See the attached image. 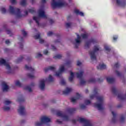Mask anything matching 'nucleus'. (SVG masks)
Masks as SVG:
<instances>
[{
    "mask_svg": "<svg viewBox=\"0 0 126 126\" xmlns=\"http://www.w3.org/2000/svg\"><path fill=\"white\" fill-rule=\"evenodd\" d=\"M38 16H34L33 17V20L35 22L37 25H40V20L41 18H44L45 19L48 18V16L45 13V11H44V7H41L38 11Z\"/></svg>",
    "mask_w": 126,
    "mask_h": 126,
    "instance_id": "nucleus-1",
    "label": "nucleus"
},
{
    "mask_svg": "<svg viewBox=\"0 0 126 126\" xmlns=\"http://www.w3.org/2000/svg\"><path fill=\"white\" fill-rule=\"evenodd\" d=\"M68 1H71V0H68ZM66 5H67V3L63 0H52L51 2V6L53 8H56V7L62 8Z\"/></svg>",
    "mask_w": 126,
    "mask_h": 126,
    "instance_id": "nucleus-2",
    "label": "nucleus"
},
{
    "mask_svg": "<svg viewBox=\"0 0 126 126\" xmlns=\"http://www.w3.org/2000/svg\"><path fill=\"white\" fill-rule=\"evenodd\" d=\"M51 118L47 116H43L40 118V121H37L35 123V126H41L43 125H47L49 123H51Z\"/></svg>",
    "mask_w": 126,
    "mask_h": 126,
    "instance_id": "nucleus-3",
    "label": "nucleus"
},
{
    "mask_svg": "<svg viewBox=\"0 0 126 126\" xmlns=\"http://www.w3.org/2000/svg\"><path fill=\"white\" fill-rule=\"evenodd\" d=\"M9 11L11 14H14L16 16V18H21L23 17L24 15L21 14L20 9L17 8H14L12 6H9Z\"/></svg>",
    "mask_w": 126,
    "mask_h": 126,
    "instance_id": "nucleus-4",
    "label": "nucleus"
},
{
    "mask_svg": "<svg viewBox=\"0 0 126 126\" xmlns=\"http://www.w3.org/2000/svg\"><path fill=\"white\" fill-rule=\"evenodd\" d=\"M65 66H67V67H70V66H72L71 61H68L64 64H62L60 65L59 67V71L56 72V76H57V77H61V75H62L63 72L64 71V67H65Z\"/></svg>",
    "mask_w": 126,
    "mask_h": 126,
    "instance_id": "nucleus-5",
    "label": "nucleus"
},
{
    "mask_svg": "<svg viewBox=\"0 0 126 126\" xmlns=\"http://www.w3.org/2000/svg\"><path fill=\"white\" fill-rule=\"evenodd\" d=\"M54 81V78L52 75H50L48 77V78H46V79H41L39 81V88L41 90H44L45 89V86L46 82H53Z\"/></svg>",
    "mask_w": 126,
    "mask_h": 126,
    "instance_id": "nucleus-6",
    "label": "nucleus"
},
{
    "mask_svg": "<svg viewBox=\"0 0 126 126\" xmlns=\"http://www.w3.org/2000/svg\"><path fill=\"white\" fill-rule=\"evenodd\" d=\"M100 50H101V48L99 47V45H95L94 48V51H89V55L92 61H96V53Z\"/></svg>",
    "mask_w": 126,
    "mask_h": 126,
    "instance_id": "nucleus-7",
    "label": "nucleus"
},
{
    "mask_svg": "<svg viewBox=\"0 0 126 126\" xmlns=\"http://www.w3.org/2000/svg\"><path fill=\"white\" fill-rule=\"evenodd\" d=\"M57 115L62 119V120H60V119L57 120L56 122L57 124H61L63 123V121H69V117L67 116V115L64 114L62 111H58L57 113Z\"/></svg>",
    "mask_w": 126,
    "mask_h": 126,
    "instance_id": "nucleus-8",
    "label": "nucleus"
},
{
    "mask_svg": "<svg viewBox=\"0 0 126 126\" xmlns=\"http://www.w3.org/2000/svg\"><path fill=\"white\" fill-rule=\"evenodd\" d=\"M0 65H4L6 67V69L7 70V72L8 73H11V68L9 65V63H7L5 60L3 59H0Z\"/></svg>",
    "mask_w": 126,
    "mask_h": 126,
    "instance_id": "nucleus-9",
    "label": "nucleus"
},
{
    "mask_svg": "<svg viewBox=\"0 0 126 126\" xmlns=\"http://www.w3.org/2000/svg\"><path fill=\"white\" fill-rule=\"evenodd\" d=\"M97 99L100 103H99V104L95 103L94 104V107H95V108H97V109H98V110H102L103 107V104H102V102H103V100H104V98L102 97H97Z\"/></svg>",
    "mask_w": 126,
    "mask_h": 126,
    "instance_id": "nucleus-10",
    "label": "nucleus"
},
{
    "mask_svg": "<svg viewBox=\"0 0 126 126\" xmlns=\"http://www.w3.org/2000/svg\"><path fill=\"white\" fill-rule=\"evenodd\" d=\"M25 68L28 70H31L32 72V74H28V76L29 78H35V75H34V72H35V69L30 66L27 65H25Z\"/></svg>",
    "mask_w": 126,
    "mask_h": 126,
    "instance_id": "nucleus-11",
    "label": "nucleus"
},
{
    "mask_svg": "<svg viewBox=\"0 0 126 126\" xmlns=\"http://www.w3.org/2000/svg\"><path fill=\"white\" fill-rule=\"evenodd\" d=\"M11 103H12V102H11L9 99H5L4 101V106L3 107L4 111H9V110H10V107L8 106H9Z\"/></svg>",
    "mask_w": 126,
    "mask_h": 126,
    "instance_id": "nucleus-12",
    "label": "nucleus"
},
{
    "mask_svg": "<svg viewBox=\"0 0 126 126\" xmlns=\"http://www.w3.org/2000/svg\"><path fill=\"white\" fill-rule=\"evenodd\" d=\"M79 122L80 124H83V126H92L91 124L89 121L85 120V119L80 117L79 118Z\"/></svg>",
    "mask_w": 126,
    "mask_h": 126,
    "instance_id": "nucleus-13",
    "label": "nucleus"
},
{
    "mask_svg": "<svg viewBox=\"0 0 126 126\" xmlns=\"http://www.w3.org/2000/svg\"><path fill=\"white\" fill-rule=\"evenodd\" d=\"M1 88L3 92H7L9 90V86L5 82H2Z\"/></svg>",
    "mask_w": 126,
    "mask_h": 126,
    "instance_id": "nucleus-14",
    "label": "nucleus"
},
{
    "mask_svg": "<svg viewBox=\"0 0 126 126\" xmlns=\"http://www.w3.org/2000/svg\"><path fill=\"white\" fill-rule=\"evenodd\" d=\"M77 38L75 39V40L72 42V44L74 45L75 48L77 49L78 47H79V34L78 33L77 34Z\"/></svg>",
    "mask_w": 126,
    "mask_h": 126,
    "instance_id": "nucleus-15",
    "label": "nucleus"
},
{
    "mask_svg": "<svg viewBox=\"0 0 126 126\" xmlns=\"http://www.w3.org/2000/svg\"><path fill=\"white\" fill-rule=\"evenodd\" d=\"M78 99H79V93H77L76 94V96H72L70 98L71 102L73 103V104H74L77 102V100H78Z\"/></svg>",
    "mask_w": 126,
    "mask_h": 126,
    "instance_id": "nucleus-16",
    "label": "nucleus"
},
{
    "mask_svg": "<svg viewBox=\"0 0 126 126\" xmlns=\"http://www.w3.org/2000/svg\"><path fill=\"white\" fill-rule=\"evenodd\" d=\"M18 112L20 115H24L26 113V110H25V107L23 105H20L18 109Z\"/></svg>",
    "mask_w": 126,
    "mask_h": 126,
    "instance_id": "nucleus-17",
    "label": "nucleus"
},
{
    "mask_svg": "<svg viewBox=\"0 0 126 126\" xmlns=\"http://www.w3.org/2000/svg\"><path fill=\"white\" fill-rule=\"evenodd\" d=\"M34 38L35 39H39L40 44H44L45 43V40L40 37V32H37V34L34 36Z\"/></svg>",
    "mask_w": 126,
    "mask_h": 126,
    "instance_id": "nucleus-18",
    "label": "nucleus"
},
{
    "mask_svg": "<svg viewBox=\"0 0 126 126\" xmlns=\"http://www.w3.org/2000/svg\"><path fill=\"white\" fill-rule=\"evenodd\" d=\"M83 71H80L79 77H80V84H83L85 83V81L83 79Z\"/></svg>",
    "mask_w": 126,
    "mask_h": 126,
    "instance_id": "nucleus-19",
    "label": "nucleus"
},
{
    "mask_svg": "<svg viewBox=\"0 0 126 126\" xmlns=\"http://www.w3.org/2000/svg\"><path fill=\"white\" fill-rule=\"evenodd\" d=\"M73 91L72 88L67 87L63 91V94H64V95H67V94L71 93Z\"/></svg>",
    "mask_w": 126,
    "mask_h": 126,
    "instance_id": "nucleus-20",
    "label": "nucleus"
},
{
    "mask_svg": "<svg viewBox=\"0 0 126 126\" xmlns=\"http://www.w3.org/2000/svg\"><path fill=\"white\" fill-rule=\"evenodd\" d=\"M56 69H57V67H56V66H49L48 68H45L44 69V71L45 72L49 71V70H52V71H55Z\"/></svg>",
    "mask_w": 126,
    "mask_h": 126,
    "instance_id": "nucleus-21",
    "label": "nucleus"
},
{
    "mask_svg": "<svg viewBox=\"0 0 126 126\" xmlns=\"http://www.w3.org/2000/svg\"><path fill=\"white\" fill-rule=\"evenodd\" d=\"M33 86H35V83H32L30 86H27L24 88V89L26 90H28L29 92H31L32 91V89H31V87H33Z\"/></svg>",
    "mask_w": 126,
    "mask_h": 126,
    "instance_id": "nucleus-22",
    "label": "nucleus"
},
{
    "mask_svg": "<svg viewBox=\"0 0 126 126\" xmlns=\"http://www.w3.org/2000/svg\"><path fill=\"white\" fill-rule=\"evenodd\" d=\"M97 69H105L107 68V66L104 63H101L97 66Z\"/></svg>",
    "mask_w": 126,
    "mask_h": 126,
    "instance_id": "nucleus-23",
    "label": "nucleus"
},
{
    "mask_svg": "<svg viewBox=\"0 0 126 126\" xmlns=\"http://www.w3.org/2000/svg\"><path fill=\"white\" fill-rule=\"evenodd\" d=\"M117 4L120 6H125L126 4V2L122 1L121 0H116Z\"/></svg>",
    "mask_w": 126,
    "mask_h": 126,
    "instance_id": "nucleus-24",
    "label": "nucleus"
},
{
    "mask_svg": "<svg viewBox=\"0 0 126 126\" xmlns=\"http://www.w3.org/2000/svg\"><path fill=\"white\" fill-rule=\"evenodd\" d=\"M106 80L109 83H112L113 81H115V79L111 77H107L106 78Z\"/></svg>",
    "mask_w": 126,
    "mask_h": 126,
    "instance_id": "nucleus-25",
    "label": "nucleus"
},
{
    "mask_svg": "<svg viewBox=\"0 0 126 126\" xmlns=\"http://www.w3.org/2000/svg\"><path fill=\"white\" fill-rule=\"evenodd\" d=\"M62 58H63L62 54H57L53 57L54 60H60L62 59Z\"/></svg>",
    "mask_w": 126,
    "mask_h": 126,
    "instance_id": "nucleus-26",
    "label": "nucleus"
},
{
    "mask_svg": "<svg viewBox=\"0 0 126 126\" xmlns=\"http://www.w3.org/2000/svg\"><path fill=\"white\" fill-rule=\"evenodd\" d=\"M70 76L69 77V81L71 82L73 80V78L74 77V74L72 72H70Z\"/></svg>",
    "mask_w": 126,
    "mask_h": 126,
    "instance_id": "nucleus-27",
    "label": "nucleus"
},
{
    "mask_svg": "<svg viewBox=\"0 0 126 126\" xmlns=\"http://www.w3.org/2000/svg\"><path fill=\"white\" fill-rule=\"evenodd\" d=\"M20 4L23 6H25V5L27 4L26 0H22L20 2Z\"/></svg>",
    "mask_w": 126,
    "mask_h": 126,
    "instance_id": "nucleus-28",
    "label": "nucleus"
},
{
    "mask_svg": "<svg viewBox=\"0 0 126 126\" xmlns=\"http://www.w3.org/2000/svg\"><path fill=\"white\" fill-rule=\"evenodd\" d=\"M15 84L16 86H19V87H21L22 84L20 82V81H19V80L16 81L15 82Z\"/></svg>",
    "mask_w": 126,
    "mask_h": 126,
    "instance_id": "nucleus-29",
    "label": "nucleus"
},
{
    "mask_svg": "<svg viewBox=\"0 0 126 126\" xmlns=\"http://www.w3.org/2000/svg\"><path fill=\"white\" fill-rule=\"evenodd\" d=\"M42 57H43V55L40 53H36L35 56L36 59H40V58H42Z\"/></svg>",
    "mask_w": 126,
    "mask_h": 126,
    "instance_id": "nucleus-30",
    "label": "nucleus"
},
{
    "mask_svg": "<svg viewBox=\"0 0 126 126\" xmlns=\"http://www.w3.org/2000/svg\"><path fill=\"white\" fill-rule=\"evenodd\" d=\"M0 11L2 12V13H5V12H6V9H5V8L3 7H1L0 9Z\"/></svg>",
    "mask_w": 126,
    "mask_h": 126,
    "instance_id": "nucleus-31",
    "label": "nucleus"
},
{
    "mask_svg": "<svg viewBox=\"0 0 126 126\" xmlns=\"http://www.w3.org/2000/svg\"><path fill=\"white\" fill-rule=\"evenodd\" d=\"M5 31L7 34H8V35H10V36H11V35H12V32H11V31H10V30H9V29H6L5 30Z\"/></svg>",
    "mask_w": 126,
    "mask_h": 126,
    "instance_id": "nucleus-32",
    "label": "nucleus"
},
{
    "mask_svg": "<svg viewBox=\"0 0 126 126\" xmlns=\"http://www.w3.org/2000/svg\"><path fill=\"white\" fill-rule=\"evenodd\" d=\"M104 49L107 52H110V47H109V46L107 45H104Z\"/></svg>",
    "mask_w": 126,
    "mask_h": 126,
    "instance_id": "nucleus-33",
    "label": "nucleus"
},
{
    "mask_svg": "<svg viewBox=\"0 0 126 126\" xmlns=\"http://www.w3.org/2000/svg\"><path fill=\"white\" fill-rule=\"evenodd\" d=\"M60 43H61V40L60 39H58V40H55L53 42L54 45H57V44H59Z\"/></svg>",
    "mask_w": 126,
    "mask_h": 126,
    "instance_id": "nucleus-34",
    "label": "nucleus"
},
{
    "mask_svg": "<svg viewBox=\"0 0 126 126\" xmlns=\"http://www.w3.org/2000/svg\"><path fill=\"white\" fill-rule=\"evenodd\" d=\"M72 25L71 23H65V27L66 28H69Z\"/></svg>",
    "mask_w": 126,
    "mask_h": 126,
    "instance_id": "nucleus-35",
    "label": "nucleus"
},
{
    "mask_svg": "<svg viewBox=\"0 0 126 126\" xmlns=\"http://www.w3.org/2000/svg\"><path fill=\"white\" fill-rule=\"evenodd\" d=\"M54 35V32H47V36L49 37H51V36H53Z\"/></svg>",
    "mask_w": 126,
    "mask_h": 126,
    "instance_id": "nucleus-36",
    "label": "nucleus"
},
{
    "mask_svg": "<svg viewBox=\"0 0 126 126\" xmlns=\"http://www.w3.org/2000/svg\"><path fill=\"white\" fill-rule=\"evenodd\" d=\"M24 57L25 56H22L20 57V58H19L17 62V63H20V62H21L22 61V60H23V59H24Z\"/></svg>",
    "mask_w": 126,
    "mask_h": 126,
    "instance_id": "nucleus-37",
    "label": "nucleus"
},
{
    "mask_svg": "<svg viewBox=\"0 0 126 126\" xmlns=\"http://www.w3.org/2000/svg\"><path fill=\"white\" fill-rule=\"evenodd\" d=\"M125 120H126V117L125 116H122L120 118V122L123 123L125 122Z\"/></svg>",
    "mask_w": 126,
    "mask_h": 126,
    "instance_id": "nucleus-38",
    "label": "nucleus"
},
{
    "mask_svg": "<svg viewBox=\"0 0 126 126\" xmlns=\"http://www.w3.org/2000/svg\"><path fill=\"white\" fill-rule=\"evenodd\" d=\"M22 33L24 37H25L27 35V32H25V31H24V30L22 31Z\"/></svg>",
    "mask_w": 126,
    "mask_h": 126,
    "instance_id": "nucleus-39",
    "label": "nucleus"
},
{
    "mask_svg": "<svg viewBox=\"0 0 126 126\" xmlns=\"http://www.w3.org/2000/svg\"><path fill=\"white\" fill-rule=\"evenodd\" d=\"M81 37L83 38V39H85L87 37H88V35H87V33H85L84 34H82Z\"/></svg>",
    "mask_w": 126,
    "mask_h": 126,
    "instance_id": "nucleus-40",
    "label": "nucleus"
},
{
    "mask_svg": "<svg viewBox=\"0 0 126 126\" xmlns=\"http://www.w3.org/2000/svg\"><path fill=\"white\" fill-rule=\"evenodd\" d=\"M91 103V101L90 100L87 99L85 101V104L86 105H89L90 104V103Z\"/></svg>",
    "mask_w": 126,
    "mask_h": 126,
    "instance_id": "nucleus-41",
    "label": "nucleus"
},
{
    "mask_svg": "<svg viewBox=\"0 0 126 126\" xmlns=\"http://www.w3.org/2000/svg\"><path fill=\"white\" fill-rule=\"evenodd\" d=\"M29 12H30L31 13H34V12H35V9H34V8L30 9L29 10Z\"/></svg>",
    "mask_w": 126,
    "mask_h": 126,
    "instance_id": "nucleus-42",
    "label": "nucleus"
},
{
    "mask_svg": "<svg viewBox=\"0 0 126 126\" xmlns=\"http://www.w3.org/2000/svg\"><path fill=\"white\" fill-rule=\"evenodd\" d=\"M115 74H116L117 76H121V73L118 70L115 71Z\"/></svg>",
    "mask_w": 126,
    "mask_h": 126,
    "instance_id": "nucleus-43",
    "label": "nucleus"
},
{
    "mask_svg": "<svg viewBox=\"0 0 126 126\" xmlns=\"http://www.w3.org/2000/svg\"><path fill=\"white\" fill-rule=\"evenodd\" d=\"M119 65H120L119 64V63H116L115 64H114L113 66V67L114 68H116L117 67H119Z\"/></svg>",
    "mask_w": 126,
    "mask_h": 126,
    "instance_id": "nucleus-44",
    "label": "nucleus"
},
{
    "mask_svg": "<svg viewBox=\"0 0 126 126\" xmlns=\"http://www.w3.org/2000/svg\"><path fill=\"white\" fill-rule=\"evenodd\" d=\"M61 83V84H62V85H64V84H65V83H66L65 80H64L63 79L62 80Z\"/></svg>",
    "mask_w": 126,
    "mask_h": 126,
    "instance_id": "nucleus-45",
    "label": "nucleus"
},
{
    "mask_svg": "<svg viewBox=\"0 0 126 126\" xmlns=\"http://www.w3.org/2000/svg\"><path fill=\"white\" fill-rule=\"evenodd\" d=\"M51 49H52L53 51H56V50H57L56 47H55V46H54L53 45H51Z\"/></svg>",
    "mask_w": 126,
    "mask_h": 126,
    "instance_id": "nucleus-46",
    "label": "nucleus"
},
{
    "mask_svg": "<svg viewBox=\"0 0 126 126\" xmlns=\"http://www.w3.org/2000/svg\"><path fill=\"white\" fill-rule=\"evenodd\" d=\"M5 44H6V45H9V44H10V41H9V40L8 39L6 40Z\"/></svg>",
    "mask_w": 126,
    "mask_h": 126,
    "instance_id": "nucleus-47",
    "label": "nucleus"
},
{
    "mask_svg": "<svg viewBox=\"0 0 126 126\" xmlns=\"http://www.w3.org/2000/svg\"><path fill=\"white\" fill-rule=\"evenodd\" d=\"M79 15L80 16L83 17V16H84V13H83V12L80 11L79 12Z\"/></svg>",
    "mask_w": 126,
    "mask_h": 126,
    "instance_id": "nucleus-48",
    "label": "nucleus"
},
{
    "mask_svg": "<svg viewBox=\"0 0 126 126\" xmlns=\"http://www.w3.org/2000/svg\"><path fill=\"white\" fill-rule=\"evenodd\" d=\"M10 1L12 4H14L16 2V0H10Z\"/></svg>",
    "mask_w": 126,
    "mask_h": 126,
    "instance_id": "nucleus-49",
    "label": "nucleus"
},
{
    "mask_svg": "<svg viewBox=\"0 0 126 126\" xmlns=\"http://www.w3.org/2000/svg\"><path fill=\"white\" fill-rule=\"evenodd\" d=\"M48 53H49V52H48V50H44V51H43V54H44V55H48Z\"/></svg>",
    "mask_w": 126,
    "mask_h": 126,
    "instance_id": "nucleus-50",
    "label": "nucleus"
},
{
    "mask_svg": "<svg viewBox=\"0 0 126 126\" xmlns=\"http://www.w3.org/2000/svg\"><path fill=\"white\" fill-rule=\"evenodd\" d=\"M118 39V36L115 35L113 36V40L114 41H116V40Z\"/></svg>",
    "mask_w": 126,
    "mask_h": 126,
    "instance_id": "nucleus-51",
    "label": "nucleus"
},
{
    "mask_svg": "<svg viewBox=\"0 0 126 126\" xmlns=\"http://www.w3.org/2000/svg\"><path fill=\"white\" fill-rule=\"evenodd\" d=\"M90 45V42H87L85 43V47H88Z\"/></svg>",
    "mask_w": 126,
    "mask_h": 126,
    "instance_id": "nucleus-52",
    "label": "nucleus"
},
{
    "mask_svg": "<svg viewBox=\"0 0 126 126\" xmlns=\"http://www.w3.org/2000/svg\"><path fill=\"white\" fill-rule=\"evenodd\" d=\"M74 12H75V13H76V14H79V10H75Z\"/></svg>",
    "mask_w": 126,
    "mask_h": 126,
    "instance_id": "nucleus-53",
    "label": "nucleus"
},
{
    "mask_svg": "<svg viewBox=\"0 0 126 126\" xmlns=\"http://www.w3.org/2000/svg\"><path fill=\"white\" fill-rule=\"evenodd\" d=\"M112 114L114 118H115V117H116V112H115L114 111H112Z\"/></svg>",
    "mask_w": 126,
    "mask_h": 126,
    "instance_id": "nucleus-54",
    "label": "nucleus"
},
{
    "mask_svg": "<svg viewBox=\"0 0 126 126\" xmlns=\"http://www.w3.org/2000/svg\"><path fill=\"white\" fill-rule=\"evenodd\" d=\"M19 44L20 45V48H23V43L22 42L19 43Z\"/></svg>",
    "mask_w": 126,
    "mask_h": 126,
    "instance_id": "nucleus-55",
    "label": "nucleus"
},
{
    "mask_svg": "<svg viewBox=\"0 0 126 126\" xmlns=\"http://www.w3.org/2000/svg\"><path fill=\"white\" fill-rule=\"evenodd\" d=\"M49 22H50V24H53V23H54V20L50 19L49 20Z\"/></svg>",
    "mask_w": 126,
    "mask_h": 126,
    "instance_id": "nucleus-56",
    "label": "nucleus"
},
{
    "mask_svg": "<svg viewBox=\"0 0 126 126\" xmlns=\"http://www.w3.org/2000/svg\"><path fill=\"white\" fill-rule=\"evenodd\" d=\"M94 81H95V79H91L90 80V82H94Z\"/></svg>",
    "mask_w": 126,
    "mask_h": 126,
    "instance_id": "nucleus-57",
    "label": "nucleus"
},
{
    "mask_svg": "<svg viewBox=\"0 0 126 126\" xmlns=\"http://www.w3.org/2000/svg\"><path fill=\"white\" fill-rule=\"evenodd\" d=\"M41 2L42 3H46V0H41Z\"/></svg>",
    "mask_w": 126,
    "mask_h": 126,
    "instance_id": "nucleus-58",
    "label": "nucleus"
},
{
    "mask_svg": "<svg viewBox=\"0 0 126 126\" xmlns=\"http://www.w3.org/2000/svg\"><path fill=\"white\" fill-rule=\"evenodd\" d=\"M90 99H93V98H94V95H90Z\"/></svg>",
    "mask_w": 126,
    "mask_h": 126,
    "instance_id": "nucleus-59",
    "label": "nucleus"
},
{
    "mask_svg": "<svg viewBox=\"0 0 126 126\" xmlns=\"http://www.w3.org/2000/svg\"><path fill=\"white\" fill-rule=\"evenodd\" d=\"M18 39H19V40H20V41H22V40H23V38L22 37H19L18 38Z\"/></svg>",
    "mask_w": 126,
    "mask_h": 126,
    "instance_id": "nucleus-60",
    "label": "nucleus"
},
{
    "mask_svg": "<svg viewBox=\"0 0 126 126\" xmlns=\"http://www.w3.org/2000/svg\"><path fill=\"white\" fill-rule=\"evenodd\" d=\"M25 15H27L28 14V11H25Z\"/></svg>",
    "mask_w": 126,
    "mask_h": 126,
    "instance_id": "nucleus-61",
    "label": "nucleus"
},
{
    "mask_svg": "<svg viewBox=\"0 0 126 126\" xmlns=\"http://www.w3.org/2000/svg\"><path fill=\"white\" fill-rule=\"evenodd\" d=\"M76 76H77V77H79V73H78V72H77L76 74Z\"/></svg>",
    "mask_w": 126,
    "mask_h": 126,
    "instance_id": "nucleus-62",
    "label": "nucleus"
},
{
    "mask_svg": "<svg viewBox=\"0 0 126 126\" xmlns=\"http://www.w3.org/2000/svg\"><path fill=\"white\" fill-rule=\"evenodd\" d=\"M18 101H20L22 102V101H24V99H20Z\"/></svg>",
    "mask_w": 126,
    "mask_h": 126,
    "instance_id": "nucleus-63",
    "label": "nucleus"
},
{
    "mask_svg": "<svg viewBox=\"0 0 126 126\" xmlns=\"http://www.w3.org/2000/svg\"><path fill=\"white\" fill-rule=\"evenodd\" d=\"M77 65H79V61H77Z\"/></svg>",
    "mask_w": 126,
    "mask_h": 126,
    "instance_id": "nucleus-64",
    "label": "nucleus"
}]
</instances>
